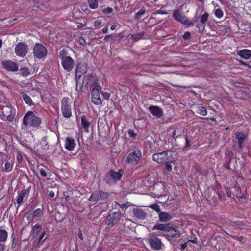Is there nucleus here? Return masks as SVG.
I'll use <instances>...</instances> for the list:
<instances>
[{
  "instance_id": "obj_1",
  "label": "nucleus",
  "mask_w": 251,
  "mask_h": 251,
  "mask_svg": "<svg viewBox=\"0 0 251 251\" xmlns=\"http://www.w3.org/2000/svg\"><path fill=\"white\" fill-rule=\"evenodd\" d=\"M153 229H157L163 231V235L171 242H178L181 236L180 228L172 222L168 224H156Z\"/></svg>"
},
{
  "instance_id": "obj_2",
  "label": "nucleus",
  "mask_w": 251,
  "mask_h": 251,
  "mask_svg": "<svg viewBox=\"0 0 251 251\" xmlns=\"http://www.w3.org/2000/svg\"><path fill=\"white\" fill-rule=\"evenodd\" d=\"M41 119L32 111H27L23 118L22 127L25 130H33L41 127Z\"/></svg>"
},
{
  "instance_id": "obj_3",
  "label": "nucleus",
  "mask_w": 251,
  "mask_h": 251,
  "mask_svg": "<svg viewBox=\"0 0 251 251\" xmlns=\"http://www.w3.org/2000/svg\"><path fill=\"white\" fill-rule=\"evenodd\" d=\"M63 68L67 72H71L75 66V60L68 56V50L66 48L62 49L58 53Z\"/></svg>"
},
{
  "instance_id": "obj_4",
  "label": "nucleus",
  "mask_w": 251,
  "mask_h": 251,
  "mask_svg": "<svg viewBox=\"0 0 251 251\" xmlns=\"http://www.w3.org/2000/svg\"><path fill=\"white\" fill-rule=\"evenodd\" d=\"M142 159V152L140 149L137 147L132 148L127 156V162L131 165H137Z\"/></svg>"
},
{
  "instance_id": "obj_5",
  "label": "nucleus",
  "mask_w": 251,
  "mask_h": 251,
  "mask_svg": "<svg viewBox=\"0 0 251 251\" xmlns=\"http://www.w3.org/2000/svg\"><path fill=\"white\" fill-rule=\"evenodd\" d=\"M124 172V171L122 169H119L118 172H116L113 170H110L106 174L105 181L108 184H115L121 179Z\"/></svg>"
},
{
  "instance_id": "obj_6",
  "label": "nucleus",
  "mask_w": 251,
  "mask_h": 251,
  "mask_svg": "<svg viewBox=\"0 0 251 251\" xmlns=\"http://www.w3.org/2000/svg\"><path fill=\"white\" fill-rule=\"evenodd\" d=\"M175 152L171 150H166L162 152L155 153L152 155V160L158 164H163L173 156Z\"/></svg>"
},
{
  "instance_id": "obj_7",
  "label": "nucleus",
  "mask_w": 251,
  "mask_h": 251,
  "mask_svg": "<svg viewBox=\"0 0 251 251\" xmlns=\"http://www.w3.org/2000/svg\"><path fill=\"white\" fill-rule=\"evenodd\" d=\"M61 109L63 116L69 118L72 116L71 104L70 103V99L68 97H63L61 100Z\"/></svg>"
},
{
  "instance_id": "obj_8",
  "label": "nucleus",
  "mask_w": 251,
  "mask_h": 251,
  "mask_svg": "<svg viewBox=\"0 0 251 251\" xmlns=\"http://www.w3.org/2000/svg\"><path fill=\"white\" fill-rule=\"evenodd\" d=\"M47 54L46 48L40 43H36L33 48V55L37 59H43Z\"/></svg>"
},
{
  "instance_id": "obj_9",
  "label": "nucleus",
  "mask_w": 251,
  "mask_h": 251,
  "mask_svg": "<svg viewBox=\"0 0 251 251\" xmlns=\"http://www.w3.org/2000/svg\"><path fill=\"white\" fill-rule=\"evenodd\" d=\"M109 194L107 192L97 190L93 191L89 198V201L91 202H97L100 200L104 201L108 198Z\"/></svg>"
},
{
  "instance_id": "obj_10",
  "label": "nucleus",
  "mask_w": 251,
  "mask_h": 251,
  "mask_svg": "<svg viewBox=\"0 0 251 251\" xmlns=\"http://www.w3.org/2000/svg\"><path fill=\"white\" fill-rule=\"evenodd\" d=\"M173 18L181 24L189 26H193L194 24L190 22L187 17L183 15L179 10L174 11L173 14Z\"/></svg>"
},
{
  "instance_id": "obj_11",
  "label": "nucleus",
  "mask_w": 251,
  "mask_h": 251,
  "mask_svg": "<svg viewBox=\"0 0 251 251\" xmlns=\"http://www.w3.org/2000/svg\"><path fill=\"white\" fill-rule=\"evenodd\" d=\"M122 216V213L120 212H110L107 216L105 223L109 226H113L119 222Z\"/></svg>"
},
{
  "instance_id": "obj_12",
  "label": "nucleus",
  "mask_w": 251,
  "mask_h": 251,
  "mask_svg": "<svg viewBox=\"0 0 251 251\" xmlns=\"http://www.w3.org/2000/svg\"><path fill=\"white\" fill-rule=\"evenodd\" d=\"M14 50L17 56L24 57L25 56L28 52V46L25 42H19L15 45Z\"/></svg>"
},
{
  "instance_id": "obj_13",
  "label": "nucleus",
  "mask_w": 251,
  "mask_h": 251,
  "mask_svg": "<svg viewBox=\"0 0 251 251\" xmlns=\"http://www.w3.org/2000/svg\"><path fill=\"white\" fill-rule=\"evenodd\" d=\"M3 114L2 117H6L7 120L9 122H12L16 115V110L10 104H8L2 107Z\"/></svg>"
},
{
  "instance_id": "obj_14",
  "label": "nucleus",
  "mask_w": 251,
  "mask_h": 251,
  "mask_svg": "<svg viewBox=\"0 0 251 251\" xmlns=\"http://www.w3.org/2000/svg\"><path fill=\"white\" fill-rule=\"evenodd\" d=\"M147 241L150 247L153 250H159L162 246L161 240L155 236H151L148 239Z\"/></svg>"
},
{
  "instance_id": "obj_15",
  "label": "nucleus",
  "mask_w": 251,
  "mask_h": 251,
  "mask_svg": "<svg viewBox=\"0 0 251 251\" xmlns=\"http://www.w3.org/2000/svg\"><path fill=\"white\" fill-rule=\"evenodd\" d=\"M100 87L99 86L94 87L91 92L92 102L97 105H100L102 103V100L100 95Z\"/></svg>"
},
{
  "instance_id": "obj_16",
  "label": "nucleus",
  "mask_w": 251,
  "mask_h": 251,
  "mask_svg": "<svg viewBox=\"0 0 251 251\" xmlns=\"http://www.w3.org/2000/svg\"><path fill=\"white\" fill-rule=\"evenodd\" d=\"M31 190V186H28L26 189H22L20 191H18V195L16 198V203L20 206L23 203L24 198L26 197L27 198L29 196Z\"/></svg>"
},
{
  "instance_id": "obj_17",
  "label": "nucleus",
  "mask_w": 251,
  "mask_h": 251,
  "mask_svg": "<svg viewBox=\"0 0 251 251\" xmlns=\"http://www.w3.org/2000/svg\"><path fill=\"white\" fill-rule=\"evenodd\" d=\"M87 66L84 63H80L78 64L75 71V79L82 80V76L86 74Z\"/></svg>"
},
{
  "instance_id": "obj_18",
  "label": "nucleus",
  "mask_w": 251,
  "mask_h": 251,
  "mask_svg": "<svg viewBox=\"0 0 251 251\" xmlns=\"http://www.w3.org/2000/svg\"><path fill=\"white\" fill-rule=\"evenodd\" d=\"M234 192V198L236 197L240 200H244L245 201L248 198V195L246 191L244 192L241 191L240 186L238 185H236L234 188H233Z\"/></svg>"
},
{
  "instance_id": "obj_19",
  "label": "nucleus",
  "mask_w": 251,
  "mask_h": 251,
  "mask_svg": "<svg viewBox=\"0 0 251 251\" xmlns=\"http://www.w3.org/2000/svg\"><path fill=\"white\" fill-rule=\"evenodd\" d=\"M223 193L222 191L213 189L210 192V195L208 196L209 201L212 200L214 203L217 202L219 200L223 201Z\"/></svg>"
},
{
  "instance_id": "obj_20",
  "label": "nucleus",
  "mask_w": 251,
  "mask_h": 251,
  "mask_svg": "<svg viewBox=\"0 0 251 251\" xmlns=\"http://www.w3.org/2000/svg\"><path fill=\"white\" fill-rule=\"evenodd\" d=\"M209 14L207 12L204 13L200 18V23L196 25L197 27L199 29L200 33H202L204 31L206 26V23L208 20Z\"/></svg>"
},
{
  "instance_id": "obj_21",
  "label": "nucleus",
  "mask_w": 251,
  "mask_h": 251,
  "mask_svg": "<svg viewBox=\"0 0 251 251\" xmlns=\"http://www.w3.org/2000/svg\"><path fill=\"white\" fill-rule=\"evenodd\" d=\"M3 67L7 70L16 71L18 69L17 64L10 60H5L2 62Z\"/></svg>"
},
{
  "instance_id": "obj_22",
  "label": "nucleus",
  "mask_w": 251,
  "mask_h": 251,
  "mask_svg": "<svg viewBox=\"0 0 251 251\" xmlns=\"http://www.w3.org/2000/svg\"><path fill=\"white\" fill-rule=\"evenodd\" d=\"M148 110L154 116L158 118L161 117L163 115V110L157 106H150Z\"/></svg>"
},
{
  "instance_id": "obj_23",
  "label": "nucleus",
  "mask_w": 251,
  "mask_h": 251,
  "mask_svg": "<svg viewBox=\"0 0 251 251\" xmlns=\"http://www.w3.org/2000/svg\"><path fill=\"white\" fill-rule=\"evenodd\" d=\"M75 140L72 137H68L66 138L65 141V148L69 151H73L76 147Z\"/></svg>"
},
{
  "instance_id": "obj_24",
  "label": "nucleus",
  "mask_w": 251,
  "mask_h": 251,
  "mask_svg": "<svg viewBox=\"0 0 251 251\" xmlns=\"http://www.w3.org/2000/svg\"><path fill=\"white\" fill-rule=\"evenodd\" d=\"M235 136L237 140L239 149L240 150H242L243 149V143L246 139V136L243 132H237L235 134Z\"/></svg>"
},
{
  "instance_id": "obj_25",
  "label": "nucleus",
  "mask_w": 251,
  "mask_h": 251,
  "mask_svg": "<svg viewBox=\"0 0 251 251\" xmlns=\"http://www.w3.org/2000/svg\"><path fill=\"white\" fill-rule=\"evenodd\" d=\"M81 123L82 126L85 132H89V128L91 122L85 115H82L81 117Z\"/></svg>"
},
{
  "instance_id": "obj_26",
  "label": "nucleus",
  "mask_w": 251,
  "mask_h": 251,
  "mask_svg": "<svg viewBox=\"0 0 251 251\" xmlns=\"http://www.w3.org/2000/svg\"><path fill=\"white\" fill-rule=\"evenodd\" d=\"M133 213L135 217L139 219L144 220L146 217V214L145 212L142 209H134Z\"/></svg>"
},
{
  "instance_id": "obj_27",
  "label": "nucleus",
  "mask_w": 251,
  "mask_h": 251,
  "mask_svg": "<svg viewBox=\"0 0 251 251\" xmlns=\"http://www.w3.org/2000/svg\"><path fill=\"white\" fill-rule=\"evenodd\" d=\"M159 220L162 222H165L172 219V216L171 214L161 211L159 213Z\"/></svg>"
},
{
  "instance_id": "obj_28",
  "label": "nucleus",
  "mask_w": 251,
  "mask_h": 251,
  "mask_svg": "<svg viewBox=\"0 0 251 251\" xmlns=\"http://www.w3.org/2000/svg\"><path fill=\"white\" fill-rule=\"evenodd\" d=\"M175 163V160L173 158V156L163 163L164 164L165 169L167 172L170 173L172 171L173 168L172 164Z\"/></svg>"
},
{
  "instance_id": "obj_29",
  "label": "nucleus",
  "mask_w": 251,
  "mask_h": 251,
  "mask_svg": "<svg viewBox=\"0 0 251 251\" xmlns=\"http://www.w3.org/2000/svg\"><path fill=\"white\" fill-rule=\"evenodd\" d=\"M239 55L244 59H248L251 56V51L248 49H243L239 51Z\"/></svg>"
},
{
  "instance_id": "obj_30",
  "label": "nucleus",
  "mask_w": 251,
  "mask_h": 251,
  "mask_svg": "<svg viewBox=\"0 0 251 251\" xmlns=\"http://www.w3.org/2000/svg\"><path fill=\"white\" fill-rule=\"evenodd\" d=\"M42 229V226L41 224L38 223L35 224L31 229V234L34 238L37 236L38 233L41 231Z\"/></svg>"
},
{
  "instance_id": "obj_31",
  "label": "nucleus",
  "mask_w": 251,
  "mask_h": 251,
  "mask_svg": "<svg viewBox=\"0 0 251 251\" xmlns=\"http://www.w3.org/2000/svg\"><path fill=\"white\" fill-rule=\"evenodd\" d=\"M21 97L26 104H28L29 106H32L34 105L31 98L26 94L22 92L21 93Z\"/></svg>"
},
{
  "instance_id": "obj_32",
  "label": "nucleus",
  "mask_w": 251,
  "mask_h": 251,
  "mask_svg": "<svg viewBox=\"0 0 251 251\" xmlns=\"http://www.w3.org/2000/svg\"><path fill=\"white\" fill-rule=\"evenodd\" d=\"M14 162L13 161H10L9 160H6L4 163V166L3 170L6 172H10L12 171L13 167Z\"/></svg>"
},
{
  "instance_id": "obj_33",
  "label": "nucleus",
  "mask_w": 251,
  "mask_h": 251,
  "mask_svg": "<svg viewBox=\"0 0 251 251\" xmlns=\"http://www.w3.org/2000/svg\"><path fill=\"white\" fill-rule=\"evenodd\" d=\"M196 112L203 116H205L207 114V111L206 107L201 106L200 104H198L197 107Z\"/></svg>"
},
{
  "instance_id": "obj_34",
  "label": "nucleus",
  "mask_w": 251,
  "mask_h": 251,
  "mask_svg": "<svg viewBox=\"0 0 251 251\" xmlns=\"http://www.w3.org/2000/svg\"><path fill=\"white\" fill-rule=\"evenodd\" d=\"M8 232L2 229H0V242L5 243L8 238Z\"/></svg>"
},
{
  "instance_id": "obj_35",
  "label": "nucleus",
  "mask_w": 251,
  "mask_h": 251,
  "mask_svg": "<svg viewBox=\"0 0 251 251\" xmlns=\"http://www.w3.org/2000/svg\"><path fill=\"white\" fill-rule=\"evenodd\" d=\"M76 81V88L75 90L77 92H80L82 90L83 84L84 80L75 79Z\"/></svg>"
},
{
  "instance_id": "obj_36",
  "label": "nucleus",
  "mask_w": 251,
  "mask_h": 251,
  "mask_svg": "<svg viewBox=\"0 0 251 251\" xmlns=\"http://www.w3.org/2000/svg\"><path fill=\"white\" fill-rule=\"evenodd\" d=\"M89 7L92 9H95L98 6L99 2L97 0H88Z\"/></svg>"
},
{
  "instance_id": "obj_37",
  "label": "nucleus",
  "mask_w": 251,
  "mask_h": 251,
  "mask_svg": "<svg viewBox=\"0 0 251 251\" xmlns=\"http://www.w3.org/2000/svg\"><path fill=\"white\" fill-rule=\"evenodd\" d=\"M144 34H145V33L144 32H141L137 34L132 35L131 38L134 41H137L143 38V36H144Z\"/></svg>"
},
{
  "instance_id": "obj_38",
  "label": "nucleus",
  "mask_w": 251,
  "mask_h": 251,
  "mask_svg": "<svg viewBox=\"0 0 251 251\" xmlns=\"http://www.w3.org/2000/svg\"><path fill=\"white\" fill-rule=\"evenodd\" d=\"M214 15L217 18L220 19L223 17L224 13L220 8H217L214 11Z\"/></svg>"
},
{
  "instance_id": "obj_39",
  "label": "nucleus",
  "mask_w": 251,
  "mask_h": 251,
  "mask_svg": "<svg viewBox=\"0 0 251 251\" xmlns=\"http://www.w3.org/2000/svg\"><path fill=\"white\" fill-rule=\"evenodd\" d=\"M21 73L25 76H28L30 74L29 69L27 67H23L20 69Z\"/></svg>"
},
{
  "instance_id": "obj_40",
  "label": "nucleus",
  "mask_w": 251,
  "mask_h": 251,
  "mask_svg": "<svg viewBox=\"0 0 251 251\" xmlns=\"http://www.w3.org/2000/svg\"><path fill=\"white\" fill-rule=\"evenodd\" d=\"M46 234V232L45 231H43L41 233V234H40V235L38 237V239H37V244L38 245H40L41 244V242L42 243L45 240V238L44 239V237L45 236Z\"/></svg>"
},
{
  "instance_id": "obj_41",
  "label": "nucleus",
  "mask_w": 251,
  "mask_h": 251,
  "mask_svg": "<svg viewBox=\"0 0 251 251\" xmlns=\"http://www.w3.org/2000/svg\"><path fill=\"white\" fill-rule=\"evenodd\" d=\"M145 13V10L144 8H141L138 12L135 13L134 18L136 19H139L140 18L141 16L144 14Z\"/></svg>"
},
{
  "instance_id": "obj_42",
  "label": "nucleus",
  "mask_w": 251,
  "mask_h": 251,
  "mask_svg": "<svg viewBox=\"0 0 251 251\" xmlns=\"http://www.w3.org/2000/svg\"><path fill=\"white\" fill-rule=\"evenodd\" d=\"M42 213V210L40 208H37L32 213V218H36L40 216Z\"/></svg>"
},
{
  "instance_id": "obj_43",
  "label": "nucleus",
  "mask_w": 251,
  "mask_h": 251,
  "mask_svg": "<svg viewBox=\"0 0 251 251\" xmlns=\"http://www.w3.org/2000/svg\"><path fill=\"white\" fill-rule=\"evenodd\" d=\"M233 190V188L230 187H227L226 188L227 195L230 198H234V192Z\"/></svg>"
},
{
  "instance_id": "obj_44",
  "label": "nucleus",
  "mask_w": 251,
  "mask_h": 251,
  "mask_svg": "<svg viewBox=\"0 0 251 251\" xmlns=\"http://www.w3.org/2000/svg\"><path fill=\"white\" fill-rule=\"evenodd\" d=\"M17 243L18 240L14 235H12L11 236V248L12 249H14L15 248H16L17 245Z\"/></svg>"
},
{
  "instance_id": "obj_45",
  "label": "nucleus",
  "mask_w": 251,
  "mask_h": 251,
  "mask_svg": "<svg viewBox=\"0 0 251 251\" xmlns=\"http://www.w3.org/2000/svg\"><path fill=\"white\" fill-rule=\"evenodd\" d=\"M149 207L152 209L156 212L159 213L161 212L159 206L157 204H153L149 206Z\"/></svg>"
},
{
  "instance_id": "obj_46",
  "label": "nucleus",
  "mask_w": 251,
  "mask_h": 251,
  "mask_svg": "<svg viewBox=\"0 0 251 251\" xmlns=\"http://www.w3.org/2000/svg\"><path fill=\"white\" fill-rule=\"evenodd\" d=\"M16 159L17 161L20 163L23 161V156L22 154V152L21 151H18L16 155Z\"/></svg>"
},
{
  "instance_id": "obj_47",
  "label": "nucleus",
  "mask_w": 251,
  "mask_h": 251,
  "mask_svg": "<svg viewBox=\"0 0 251 251\" xmlns=\"http://www.w3.org/2000/svg\"><path fill=\"white\" fill-rule=\"evenodd\" d=\"M77 42L81 45H84L86 44V41L83 37H79L77 39Z\"/></svg>"
},
{
  "instance_id": "obj_48",
  "label": "nucleus",
  "mask_w": 251,
  "mask_h": 251,
  "mask_svg": "<svg viewBox=\"0 0 251 251\" xmlns=\"http://www.w3.org/2000/svg\"><path fill=\"white\" fill-rule=\"evenodd\" d=\"M113 9L111 7H106V8L103 9L102 10V12L103 13L107 14L111 13L113 12Z\"/></svg>"
},
{
  "instance_id": "obj_49",
  "label": "nucleus",
  "mask_w": 251,
  "mask_h": 251,
  "mask_svg": "<svg viewBox=\"0 0 251 251\" xmlns=\"http://www.w3.org/2000/svg\"><path fill=\"white\" fill-rule=\"evenodd\" d=\"M101 93L104 99L105 100H109L111 96V94L107 92H101Z\"/></svg>"
},
{
  "instance_id": "obj_50",
  "label": "nucleus",
  "mask_w": 251,
  "mask_h": 251,
  "mask_svg": "<svg viewBox=\"0 0 251 251\" xmlns=\"http://www.w3.org/2000/svg\"><path fill=\"white\" fill-rule=\"evenodd\" d=\"M117 206H119L120 208H124L126 207V204H120L117 202L115 201L113 204V207L115 208H117Z\"/></svg>"
},
{
  "instance_id": "obj_51",
  "label": "nucleus",
  "mask_w": 251,
  "mask_h": 251,
  "mask_svg": "<svg viewBox=\"0 0 251 251\" xmlns=\"http://www.w3.org/2000/svg\"><path fill=\"white\" fill-rule=\"evenodd\" d=\"M101 21L100 20H97L94 21V26L95 28H98L100 27L101 25Z\"/></svg>"
},
{
  "instance_id": "obj_52",
  "label": "nucleus",
  "mask_w": 251,
  "mask_h": 251,
  "mask_svg": "<svg viewBox=\"0 0 251 251\" xmlns=\"http://www.w3.org/2000/svg\"><path fill=\"white\" fill-rule=\"evenodd\" d=\"M191 37V34L189 32H185L183 35V38L185 40H189Z\"/></svg>"
},
{
  "instance_id": "obj_53",
  "label": "nucleus",
  "mask_w": 251,
  "mask_h": 251,
  "mask_svg": "<svg viewBox=\"0 0 251 251\" xmlns=\"http://www.w3.org/2000/svg\"><path fill=\"white\" fill-rule=\"evenodd\" d=\"M39 171L40 174L42 176H43L44 177H47V173L44 169H43V168L39 169Z\"/></svg>"
},
{
  "instance_id": "obj_54",
  "label": "nucleus",
  "mask_w": 251,
  "mask_h": 251,
  "mask_svg": "<svg viewBox=\"0 0 251 251\" xmlns=\"http://www.w3.org/2000/svg\"><path fill=\"white\" fill-rule=\"evenodd\" d=\"M157 13L163 15L168 14V12L166 10H165V9H164L163 7H161L159 10L157 11Z\"/></svg>"
},
{
  "instance_id": "obj_55",
  "label": "nucleus",
  "mask_w": 251,
  "mask_h": 251,
  "mask_svg": "<svg viewBox=\"0 0 251 251\" xmlns=\"http://www.w3.org/2000/svg\"><path fill=\"white\" fill-rule=\"evenodd\" d=\"M128 134L129 136L131 137H135L136 136V133H135L134 131L131 129H129L128 130Z\"/></svg>"
},
{
  "instance_id": "obj_56",
  "label": "nucleus",
  "mask_w": 251,
  "mask_h": 251,
  "mask_svg": "<svg viewBox=\"0 0 251 251\" xmlns=\"http://www.w3.org/2000/svg\"><path fill=\"white\" fill-rule=\"evenodd\" d=\"M6 248V245L3 242H0V251H4Z\"/></svg>"
},
{
  "instance_id": "obj_57",
  "label": "nucleus",
  "mask_w": 251,
  "mask_h": 251,
  "mask_svg": "<svg viewBox=\"0 0 251 251\" xmlns=\"http://www.w3.org/2000/svg\"><path fill=\"white\" fill-rule=\"evenodd\" d=\"M187 246V242H185L184 243H182L180 245V249L181 250V251H183L184 250V249H185L186 248Z\"/></svg>"
},
{
  "instance_id": "obj_58",
  "label": "nucleus",
  "mask_w": 251,
  "mask_h": 251,
  "mask_svg": "<svg viewBox=\"0 0 251 251\" xmlns=\"http://www.w3.org/2000/svg\"><path fill=\"white\" fill-rule=\"evenodd\" d=\"M176 134H177V131L176 130H174L173 132H172V137L174 139H176L177 137H178V135H176Z\"/></svg>"
},
{
  "instance_id": "obj_59",
  "label": "nucleus",
  "mask_w": 251,
  "mask_h": 251,
  "mask_svg": "<svg viewBox=\"0 0 251 251\" xmlns=\"http://www.w3.org/2000/svg\"><path fill=\"white\" fill-rule=\"evenodd\" d=\"M77 235L80 240H83L82 233L80 229H79L78 233H77Z\"/></svg>"
},
{
  "instance_id": "obj_60",
  "label": "nucleus",
  "mask_w": 251,
  "mask_h": 251,
  "mask_svg": "<svg viewBox=\"0 0 251 251\" xmlns=\"http://www.w3.org/2000/svg\"><path fill=\"white\" fill-rule=\"evenodd\" d=\"M185 139L186 141L185 147H189L190 146V144L189 143L188 138L187 136H185Z\"/></svg>"
},
{
  "instance_id": "obj_61",
  "label": "nucleus",
  "mask_w": 251,
  "mask_h": 251,
  "mask_svg": "<svg viewBox=\"0 0 251 251\" xmlns=\"http://www.w3.org/2000/svg\"><path fill=\"white\" fill-rule=\"evenodd\" d=\"M108 29L107 26L104 27L102 30V33H103V34L106 33L108 31Z\"/></svg>"
},
{
  "instance_id": "obj_62",
  "label": "nucleus",
  "mask_w": 251,
  "mask_h": 251,
  "mask_svg": "<svg viewBox=\"0 0 251 251\" xmlns=\"http://www.w3.org/2000/svg\"><path fill=\"white\" fill-rule=\"evenodd\" d=\"M49 195L50 197L51 198H53L54 197V193L53 191H50L49 193Z\"/></svg>"
},
{
  "instance_id": "obj_63",
  "label": "nucleus",
  "mask_w": 251,
  "mask_h": 251,
  "mask_svg": "<svg viewBox=\"0 0 251 251\" xmlns=\"http://www.w3.org/2000/svg\"><path fill=\"white\" fill-rule=\"evenodd\" d=\"M111 37H112V34L108 35L105 36V37L104 39V40L105 41H106L107 40L108 38H110Z\"/></svg>"
},
{
  "instance_id": "obj_64",
  "label": "nucleus",
  "mask_w": 251,
  "mask_h": 251,
  "mask_svg": "<svg viewBox=\"0 0 251 251\" xmlns=\"http://www.w3.org/2000/svg\"><path fill=\"white\" fill-rule=\"evenodd\" d=\"M85 26V25L80 24L79 25H78V28H82Z\"/></svg>"
}]
</instances>
